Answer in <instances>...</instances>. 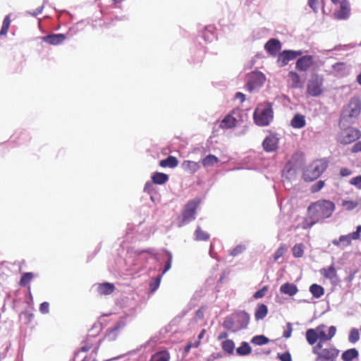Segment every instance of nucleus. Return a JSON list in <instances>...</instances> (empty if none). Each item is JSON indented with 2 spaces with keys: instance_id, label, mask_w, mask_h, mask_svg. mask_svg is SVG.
I'll return each mask as SVG.
<instances>
[{
  "instance_id": "42",
  "label": "nucleus",
  "mask_w": 361,
  "mask_h": 361,
  "mask_svg": "<svg viewBox=\"0 0 361 361\" xmlns=\"http://www.w3.org/2000/svg\"><path fill=\"white\" fill-rule=\"evenodd\" d=\"M161 277L162 276L159 275L150 282L149 287L152 292H154L159 288Z\"/></svg>"
},
{
  "instance_id": "58",
  "label": "nucleus",
  "mask_w": 361,
  "mask_h": 361,
  "mask_svg": "<svg viewBox=\"0 0 361 361\" xmlns=\"http://www.w3.org/2000/svg\"><path fill=\"white\" fill-rule=\"evenodd\" d=\"M235 98L240 99L241 102H243L245 100V95L242 92H237L235 94Z\"/></svg>"
},
{
  "instance_id": "30",
  "label": "nucleus",
  "mask_w": 361,
  "mask_h": 361,
  "mask_svg": "<svg viewBox=\"0 0 361 361\" xmlns=\"http://www.w3.org/2000/svg\"><path fill=\"white\" fill-rule=\"evenodd\" d=\"M219 162V159L213 154H209L202 159V164L204 167L213 166Z\"/></svg>"
},
{
  "instance_id": "52",
  "label": "nucleus",
  "mask_w": 361,
  "mask_h": 361,
  "mask_svg": "<svg viewBox=\"0 0 361 361\" xmlns=\"http://www.w3.org/2000/svg\"><path fill=\"white\" fill-rule=\"evenodd\" d=\"M352 153H357L361 152V142H357L354 144V145L351 148Z\"/></svg>"
},
{
  "instance_id": "18",
  "label": "nucleus",
  "mask_w": 361,
  "mask_h": 361,
  "mask_svg": "<svg viewBox=\"0 0 361 361\" xmlns=\"http://www.w3.org/2000/svg\"><path fill=\"white\" fill-rule=\"evenodd\" d=\"M42 39L49 44L58 45L66 39V35L63 34H51L43 37Z\"/></svg>"
},
{
  "instance_id": "27",
  "label": "nucleus",
  "mask_w": 361,
  "mask_h": 361,
  "mask_svg": "<svg viewBox=\"0 0 361 361\" xmlns=\"http://www.w3.org/2000/svg\"><path fill=\"white\" fill-rule=\"evenodd\" d=\"M359 355L358 350L355 348L348 349L342 353L341 357L343 361H353Z\"/></svg>"
},
{
  "instance_id": "20",
  "label": "nucleus",
  "mask_w": 361,
  "mask_h": 361,
  "mask_svg": "<svg viewBox=\"0 0 361 361\" xmlns=\"http://www.w3.org/2000/svg\"><path fill=\"white\" fill-rule=\"evenodd\" d=\"M280 291L282 293L288 295L289 296H293L298 293V289L295 285L290 283H286L280 287Z\"/></svg>"
},
{
  "instance_id": "34",
  "label": "nucleus",
  "mask_w": 361,
  "mask_h": 361,
  "mask_svg": "<svg viewBox=\"0 0 361 361\" xmlns=\"http://www.w3.org/2000/svg\"><path fill=\"white\" fill-rule=\"evenodd\" d=\"M322 274L325 278L332 279L336 276V270L334 266L331 265L327 269H323L322 270Z\"/></svg>"
},
{
  "instance_id": "23",
  "label": "nucleus",
  "mask_w": 361,
  "mask_h": 361,
  "mask_svg": "<svg viewBox=\"0 0 361 361\" xmlns=\"http://www.w3.org/2000/svg\"><path fill=\"white\" fill-rule=\"evenodd\" d=\"M268 314V307L264 304H259L255 312V318L257 321L263 319Z\"/></svg>"
},
{
  "instance_id": "47",
  "label": "nucleus",
  "mask_w": 361,
  "mask_h": 361,
  "mask_svg": "<svg viewBox=\"0 0 361 361\" xmlns=\"http://www.w3.org/2000/svg\"><path fill=\"white\" fill-rule=\"evenodd\" d=\"M200 345V341H195V343H188L184 349L185 354H188L192 348H198Z\"/></svg>"
},
{
  "instance_id": "17",
  "label": "nucleus",
  "mask_w": 361,
  "mask_h": 361,
  "mask_svg": "<svg viewBox=\"0 0 361 361\" xmlns=\"http://www.w3.org/2000/svg\"><path fill=\"white\" fill-rule=\"evenodd\" d=\"M288 82L290 87L293 89L302 88L303 82H302L299 75L294 71H290L288 74Z\"/></svg>"
},
{
  "instance_id": "44",
  "label": "nucleus",
  "mask_w": 361,
  "mask_h": 361,
  "mask_svg": "<svg viewBox=\"0 0 361 361\" xmlns=\"http://www.w3.org/2000/svg\"><path fill=\"white\" fill-rule=\"evenodd\" d=\"M350 184L361 190V175L355 176L350 180Z\"/></svg>"
},
{
  "instance_id": "10",
  "label": "nucleus",
  "mask_w": 361,
  "mask_h": 361,
  "mask_svg": "<svg viewBox=\"0 0 361 361\" xmlns=\"http://www.w3.org/2000/svg\"><path fill=\"white\" fill-rule=\"evenodd\" d=\"M361 226L359 225L356 227V231L348 235H342L338 240H334L333 244L336 246L343 244L345 246H348L351 244L353 240H358L360 238Z\"/></svg>"
},
{
  "instance_id": "33",
  "label": "nucleus",
  "mask_w": 361,
  "mask_h": 361,
  "mask_svg": "<svg viewBox=\"0 0 361 361\" xmlns=\"http://www.w3.org/2000/svg\"><path fill=\"white\" fill-rule=\"evenodd\" d=\"M269 342V339L264 335L255 336L251 339V343L257 345H265Z\"/></svg>"
},
{
  "instance_id": "41",
  "label": "nucleus",
  "mask_w": 361,
  "mask_h": 361,
  "mask_svg": "<svg viewBox=\"0 0 361 361\" xmlns=\"http://www.w3.org/2000/svg\"><path fill=\"white\" fill-rule=\"evenodd\" d=\"M287 248L286 245H281L276 251L274 255V259L275 262H276L280 257H283V255L286 252Z\"/></svg>"
},
{
  "instance_id": "64",
  "label": "nucleus",
  "mask_w": 361,
  "mask_h": 361,
  "mask_svg": "<svg viewBox=\"0 0 361 361\" xmlns=\"http://www.w3.org/2000/svg\"><path fill=\"white\" fill-rule=\"evenodd\" d=\"M97 350H98V348H95L94 350H93V353H94L95 354L97 353Z\"/></svg>"
},
{
  "instance_id": "57",
  "label": "nucleus",
  "mask_w": 361,
  "mask_h": 361,
  "mask_svg": "<svg viewBox=\"0 0 361 361\" xmlns=\"http://www.w3.org/2000/svg\"><path fill=\"white\" fill-rule=\"evenodd\" d=\"M242 250H243L242 247H240V246L236 247L235 248H234L232 250L231 255H233V256H235L238 254H239L240 252H241Z\"/></svg>"
},
{
  "instance_id": "13",
  "label": "nucleus",
  "mask_w": 361,
  "mask_h": 361,
  "mask_svg": "<svg viewBox=\"0 0 361 361\" xmlns=\"http://www.w3.org/2000/svg\"><path fill=\"white\" fill-rule=\"evenodd\" d=\"M264 49L271 56H276L281 49V43L277 39H271L265 44Z\"/></svg>"
},
{
  "instance_id": "24",
  "label": "nucleus",
  "mask_w": 361,
  "mask_h": 361,
  "mask_svg": "<svg viewBox=\"0 0 361 361\" xmlns=\"http://www.w3.org/2000/svg\"><path fill=\"white\" fill-rule=\"evenodd\" d=\"M290 123L292 127L294 128H302L306 124L305 116L300 114H295Z\"/></svg>"
},
{
  "instance_id": "5",
  "label": "nucleus",
  "mask_w": 361,
  "mask_h": 361,
  "mask_svg": "<svg viewBox=\"0 0 361 361\" xmlns=\"http://www.w3.org/2000/svg\"><path fill=\"white\" fill-rule=\"evenodd\" d=\"M312 353L317 357L315 361H336L340 350L333 345H324L317 343L312 348Z\"/></svg>"
},
{
  "instance_id": "50",
  "label": "nucleus",
  "mask_w": 361,
  "mask_h": 361,
  "mask_svg": "<svg viewBox=\"0 0 361 361\" xmlns=\"http://www.w3.org/2000/svg\"><path fill=\"white\" fill-rule=\"evenodd\" d=\"M39 310L42 314H47L49 310V304L48 302H42L39 306Z\"/></svg>"
},
{
  "instance_id": "49",
  "label": "nucleus",
  "mask_w": 361,
  "mask_h": 361,
  "mask_svg": "<svg viewBox=\"0 0 361 361\" xmlns=\"http://www.w3.org/2000/svg\"><path fill=\"white\" fill-rule=\"evenodd\" d=\"M278 357L281 361H292L291 355L288 352L283 354H278Z\"/></svg>"
},
{
  "instance_id": "32",
  "label": "nucleus",
  "mask_w": 361,
  "mask_h": 361,
  "mask_svg": "<svg viewBox=\"0 0 361 361\" xmlns=\"http://www.w3.org/2000/svg\"><path fill=\"white\" fill-rule=\"evenodd\" d=\"M239 355L245 356L251 353V348L247 342H243L240 347L236 349Z\"/></svg>"
},
{
  "instance_id": "59",
  "label": "nucleus",
  "mask_w": 361,
  "mask_h": 361,
  "mask_svg": "<svg viewBox=\"0 0 361 361\" xmlns=\"http://www.w3.org/2000/svg\"><path fill=\"white\" fill-rule=\"evenodd\" d=\"M206 334V330L202 329L200 334L198 335L197 340L196 341H200L201 343V340L204 338V335Z\"/></svg>"
},
{
  "instance_id": "3",
  "label": "nucleus",
  "mask_w": 361,
  "mask_h": 361,
  "mask_svg": "<svg viewBox=\"0 0 361 361\" xmlns=\"http://www.w3.org/2000/svg\"><path fill=\"white\" fill-rule=\"evenodd\" d=\"M361 112V101L358 97H353L348 104L343 107L339 126L343 128L353 123L360 116Z\"/></svg>"
},
{
  "instance_id": "45",
  "label": "nucleus",
  "mask_w": 361,
  "mask_h": 361,
  "mask_svg": "<svg viewBox=\"0 0 361 361\" xmlns=\"http://www.w3.org/2000/svg\"><path fill=\"white\" fill-rule=\"evenodd\" d=\"M267 286H264L262 288H261L260 290L256 291L254 295H253V298L255 299H259V298H263L265 295H266V293L267 292Z\"/></svg>"
},
{
  "instance_id": "7",
  "label": "nucleus",
  "mask_w": 361,
  "mask_h": 361,
  "mask_svg": "<svg viewBox=\"0 0 361 361\" xmlns=\"http://www.w3.org/2000/svg\"><path fill=\"white\" fill-rule=\"evenodd\" d=\"M327 163L324 160H316L311 163L304 172L303 176L306 181H312L318 178L326 169Z\"/></svg>"
},
{
  "instance_id": "4",
  "label": "nucleus",
  "mask_w": 361,
  "mask_h": 361,
  "mask_svg": "<svg viewBox=\"0 0 361 361\" xmlns=\"http://www.w3.org/2000/svg\"><path fill=\"white\" fill-rule=\"evenodd\" d=\"M274 111L270 102L260 103L256 107L253 118L255 123L259 126H267L272 121Z\"/></svg>"
},
{
  "instance_id": "39",
  "label": "nucleus",
  "mask_w": 361,
  "mask_h": 361,
  "mask_svg": "<svg viewBox=\"0 0 361 361\" xmlns=\"http://www.w3.org/2000/svg\"><path fill=\"white\" fill-rule=\"evenodd\" d=\"M341 206L347 211H351L358 206V202L354 200H343Z\"/></svg>"
},
{
  "instance_id": "28",
  "label": "nucleus",
  "mask_w": 361,
  "mask_h": 361,
  "mask_svg": "<svg viewBox=\"0 0 361 361\" xmlns=\"http://www.w3.org/2000/svg\"><path fill=\"white\" fill-rule=\"evenodd\" d=\"M182 166L185 171L191 173H195L200 169V166L197 162L189 160L184 161L182 164Z\"/></svg>"
},
{
  "instance_id": "6",
  "label": "nucleus",
  "mask_w": 361,
  "mask_h": 361,
  "mask_svg": "<svg viewBox=\"0 0 361 361\" xmlns=\"http://www.w3.org/2000/svg\"><path fill=\"white\" fill-rule=\"evenodd\" d=\"M200 203L198 198L189 201L184 207L181 216L178 218V226L181 227L185 224L193 221L195 219L197 208Z\"/></svg>"
},
{
  "instance_id": "51",
  "label": "nucleus",
  "mask_w": 361,
  "mask_h": 361,
  "mask_svg": "<svg viewBox=\"0 0 361 361\" xmlns=\"http://www.w3.org/2000/svg\"><path fill=\"white\" fill-rule=\"evenodd\" d=\"M292 331H293L292 324L290 322H288L287 324V329L285 330L283 332V337L286 338H290L291 336Z\"/></svg>"
},
{
  "instance_id": "9",
  "label": "nucleus",
  "mask_w": 361,
  "mask_h": 361,
  "mask_svg": "<svg viewBox=\"0 0 361 361\" xmlns=\"http://www.w3.org/2000/svg\"><path fill=\"white\" fill-rule=\"evenodd\" d=\"M322 85L323 78L314 74L308 81L307 92L312 97L319 96L322 93Z\"/></svg>"
},
{
  "instance_id": "38",
  "label": "nucleus",
  "mask_w": 361,
  "mask_h": 361,
  "mask_svg": "<svg viewBox=\"0 0 361 361\" xmlns=\"http://www.w3.org/2000/svg\"><path fill=\"white\" fill-rule=\"evenodd\" d=\"M360 339V333L359 330L355 328H353L350 331V334L348 336V341L351 343H355Z\"/></svg>"
},
{
  "instance_id": "35",
  "label": "nucleus",
  "mask_w": 361,
  "mask_h": 361,
  "mask_svg": "<svg viewBox=\"0 0 361 361\" xmlns=\"http://www.w3.org/2000/svg\"><path fill=\"white\" fill-rule=\"evenodd\" d=\"M195 240H208L209 238V234L204 231L200 227H197L195 232Z\"/></svg>"
},
{
  "instance_id": "14",
  "label": "nucleus",
  "mask_w": 361,
  "mask_h": 361,
  "mask_svg": "<svg viewBox=\"0 0 361 361\" xmlns=\"http://www.w3.org/2000/svg\"><path fill=\"white\" fill-rule=\"evenodd\" d=\"M313 65V57L306 55L298 59L295 63V68L300 71H307Z\"/></svg>"
},
{
  "instance_id": "48",
  "label": "nucleus",
  "mask_w": 361,
  "mask_h": 361,
  "mask_svg": "<svg viewBox=\"0 0 361 361\" xmlns=\"http://www.w3.org/2000/svg\"><path fill=\"white\" fill-rule=\"evenodd\" d=\"M171 263H172V255L170 252H168V260L166 262L165 268L164 271H162V274H161L163 276L168 270H169L171 267Z\"/></svg>"
},
{
  "instance_id": "16",
  "label": "nucleus",
  "mask_w": 361,
  "mask_h": 361,
  "mask_svg": "<svg viewBox=\"0 0 361 361\" xmlns=\"http://www.w3.org/2000/svg\"><path fill=\"white\" fill-rule=\"evenodd\" d=\"M115 290L114 283L104 282L97 285V291L100 295H107L111 294Z\"/></svg>"
},
{
  "instance_id": "11",
  "label": "nucleus",
  "mask_w": 361,
  "mask_h": 361,
  "mask_svg": "<svg viewBox=\"0 0 361 361\" xmlns=\"http://www.w3.org/2000/svg\"><path fill=\"white\" fill-rule=\"evenodd\" d=\"M302 54L301 51L284 50L279 53L277 59V64L280 67L286 66L291 60Z\"/></svg>"
},
{
  "instance_id": "21",
  "label": "nucleus",
  "mask_w": 361,
  "mask_h": 361,
  "mask_svg": "<svg viewBox=\"0 0 361 361\" xmlns=\"http://www.w3.org/2000/svg\"><path fill=\"white\" fill-rule=\"evenodd\" d=\"M236 123V118L229 114L221 121L220 127L224 129L231 128L235 126Z\"/></svg>"
},
{
  "instance_id": "63",
  "label": "nucleus",
  "mask_w": 361,
  "mask_h": 361,
  "mask_svg": "<svg viewBox=\"0 0 361 361\" xmlns=\"http://www.w3.org/2000/svg\"><path fill=\"white\" fill-rule=\"evenodd\" d=\"M247 87H248V90H249L250 91H252V87H251V85H250L249 83L247 85Z\"/></svg>"
},
{
  "instance_id": "1",
  "label": "nucleus",
  "mask_w": 361,
  "mask_h": 361,
  "mask_svg": "<svg viewBox=\"0 0 361 361\" xmlns=\"http://www.w3.org/2000/svg\"><path fill=\"white\" fill-rule=\"evenodd\" d=\"M335 209V204L330 200H319L311 203L307 207L304 228H311L320 221L331 217Z\"/></svg>"
},
{
  "instance_id": "46",
  "label": "nucleus",
  "mask_w": 361,
  "mask_h": 361,
  "mask_svg": "<svg viewBox=\"0 0 361 361\" xmlns=\"http://www.w3.org/2000/svg\"><path fill=\"white\" fill-rule=\"evenodd\" d=\"M324 185V180H319L317 183H315L314 185L311 187V191L312 192H317L319 191Z\"/></svg>"
},
{
  "instance_id": "60",
  "label": "nucleus",
  "mask_w": 361,
  "mask_h": 361,
  "mask_svg": "<svg viewBox=\"0 0 361 361\" xmlns=\"http://www.w3.org/2000/svg\"><path fill=\"white\" fill-rule=\"evenodd\" d=\"M227 337H228V334L226 332H221L218 336V340L221 341V340H223L224 338H226Z\"/></svg>"
},
{
  "instance_id": "8",
  "label": "nucleus",
  "mask_w": 361,
  "mask_h": 361,
  "mask_svg": "<svg viewBox=\"0 0 361 361\" xmlns=\"http://www.w3.org/2000/svg\"><path fill=\"white\" fill-rule=\"evenodd\" d=\"M361 137L360 131L354 128L343 129L338 135V142L342 145L350 144Z\"/></svg>"
},
{
  "instance_id": "37",
  "label": "nucleus",
  "mask_w": 361,
  "mask_h": 361,
  "mask_svg": "<svg viewBox=\"0 0 361 361\" xmlns=\"http://www.w3.org/2000/svg\"><path fill=\"white\" fill-rule=\"evenodd\" d=\"M11 20L10 15H7L3 20L1 29L0 30V36L6 35L7 34L11 25Z\"/></svg>"
},
{
  "instance_id": "62",
  "label": "nucleus",
  "mask_w": 361,
  "mask_h": 361,
  "mask_svg": "<svg viewBox=\"0 0 361 361\" xmlns=\"http://www.w3.org/2000/svg\"><path fill=\"white\" fill-rule=\"evenodd\" d=\"M331 1L334 4H337L340 0H331Z\"/></svg>"
},
{
  "instance_id": "26",
  "label": "nucleus",
  "mask_w": 361,
  "mask_h": 361,
  "mask_svg": "<svg viewBox=\"0 0 361 361\" xmlns=\"http://www.w3.org/2000/svg\"><path fill=\"white\" fill-rule=\"evenodd\" d=\"M152 183L154 184L162 185L169 180V176L164 173L155 172L152 176Z\"/></svg>"
},
{
  "instance_id": "2",
  "label": "nucleus",
  "mask_w": 361,
  "mask_h": 361,
  "mask_svg": "<svg viewBox=\"0 0 361 361\" xmlns=\"http://www.w3.org/2000/svg\"><path fill=\"white\" fill-rule=\"evenodd\" d=\"M325 328L324 324H320L315 329H308L305 332L307 342L310 345H315L317 343L324 344L325 341H331L336 335V328L334 326H331L329 328L328 334H326Z\"/></svg>"
},
{
  "instance_id": "54",
  "label": "nucleus",
  "mask_w": 361,
  "mask_h": 361,
  "mask_svg": "<svg viewBox=\"0 0 361 361\" xmlns=\"http://www.w3.org/2000/svg\"><path fill=\"white\" fill-rule=\"evenodd\" d=\"M92 348V345L87 342H85L84 345L81 347L80 351L82 352H87Z\"/></svg>"
},
{
  "instance_id": "22",
  "label": "nucleus",
  "mask_w": 361,
  "mask_h": 361,
  "mask_svg": "<svg viewBox=\"0 0 361 361\" xmlns=\"http://www.w3.org/2000/svg\"><path fill=\"white\" fill-rule=\"evenodd\" d=\"M178 161L176 157L173 156H169L166 159H162L159 162V166L163 168H175L178 166Z\"/></svg>"
},
{
  "instance_id": "61",
  "label": "nucleus",
  "mask_w": 361,
  "mask_h": 361,
  "mask_svg": "<svg viewBox=\"0 0 361 361\" xmlns=\"http://www.w3.org/2000/svg\"><path fill=\"white\" fill-rule=\"evenodd\" d=\"M357 82L361 85V73L357 76Z\"/></svg>"
},
{
  "instance_id": "36",
  "label": "nucleus",
  "mask_w": 361,
  "mask_h": 361,
  "mask_svg": "<svg viewBox=\"0 0 361 361\" xmlns=\"http://www.w3.org/2000/svg\"><path fill=\"white\" fill-rule=\"evenodd\" d=\"M33 277H34L33 273H32V272L25 273L22 276V277L20 280L19 285L22 287H25V286H27L31 282Z\"/></svg>"
},
{
  "instance_id": "19",
  "label": "nucleus",
  "mask_w": 361,
  "mask_h": 361,
  "mask_svg": "<svg viewBox=\"0 0 361 361\" xmlns=\"http://www.w3.org/2000/svg\"><path fill=\"white\" fill-rule=\"evenodd\" d=\"M262 146L266 152H274L278 147V140L274 136H267L264 140Z\"/></svg>"
},
{
  "instance_id": "31",
  "label": "nucleus",
  "mask_w": 361,
  "mask_h": 361,
  "mask_svg": "<svg viewBox=\"0 0 361 361\" xmlns=\"http://www.w3.org/2000/svg\"><path fill=\"white\" fill-rule=\"evenodd\" d=\"M221 348L224 352L228 354H233L235 348V343L232 340H226L222 342Z\"/></svg>"
},
{
  "instance_id": "40",
  "label": "nucleus",
  "mask_w": 361,
  "mask_h": 361,
  "mask_svg": "<svg viewBox=\"0 0 361 361\" xmlns=\"http://www.w3.org/2000/svg\"><path fill=\"white\" fill-rule=\"evenodd\" d=\"M304 245L301 243L296 244L292 249L293 255L295 257H301L304 254Z\"/></svg>"
},
{
  "instance_id": "53",
  "label": "nucleus",
  "mask_w": 361,
  "mask_h": 361,
  "mask_svg": "<svg viewBox=\"0 0 361 361\" xmlns=\"http://www.w3.org/2000/svg\"><path fill=\"white\" fill-rule=\"evenodd\" d=\"M352 174V171L348 168L343 167L340 170V176L341 177L348 176Z\"/></svg>"
},
{
  "instance_id": "15",
  "label": "nucleus",
  "mask_w": 361,
  "mask_h": 361,
  "mask_svg": "<svg viewBox=\"0 0 361 361\" xmlns=\"http://www.w3.org/2000/svg\"><path fill=\"white\" fill-rule=\"evenodd\" d=\"M237 322L238 326L236 329H233V331L246 329L250 322V315L245 311H240L237 314Z\"/></svg>"
},
{
  "instance_id": "25",
  "label": "nucleus",
  "mask_w": 361,
  "mask_h": 361,
  "mask_svg": "<svg viewBox=\"0 0 361 361\" xmlns=\"http://www.w3.org/2000/svg\"><path fill=\"white\" fill-rule=\"evenodd\" d=\"M170 357V354L167 350H162L152 355L149 361H169Z\"/></svg>"
},
{
  "instance_id": "43",
  "label": "nucleus",
  "mask_w": 361,
  "mask_h": 361,
  "mask_svg": "<svg viewBox=\"0 0 361 361\" xmlns=\"http://www.w3.org/2000/svg\"><path fill=\"white\" fill-rule=\"evenodd\" d=\"M234 321L231 317H226L223 322V326L228 330H231L233 329L234 326Z\"/></svg>"
},
{
  "instance_id": "55",
  "label": "nucleus",
  "mask_w": 361,
  "mask_h": 361,
  "mask_svg": "<svg viewBox=\"0 0 361 361\" xmlns=\"http://www.w3.org/2000/svg\"><path fill=\"white\" fill-rule=\"evenodd\" d=\"M152 183H151V182L146 183L145 188H144V191L149 193L151 192V190H152V187H153Z\"/></svg>"
},
{
  "instance_id": "29",
  "label": "nucleus",
  "mask_w": 361,
  "mask_h": 361,
  "mask_svg": "<svg viewBox=\"0 0 361 361\" xmlns=\"http://www.w3.org/2000/svg\"><path fill=\"white\" fill-rule=\"evenodd\" d=\"M310 292L312 293L313 297L316 298H319L322 297L324 293V289L322 286L314 283L310 286Z\"/></svg>"
},
{
  "instance_id": "56",
  "label": "nucleus",
  "mask_w": 361,
  "mask_h": 361,
  "mask_svg": "<svg viewBox=\"0 0 361 361\" xmlns=\"http://www.w3.org/2000/svg\"><path fill=\"white\" fill-rule=\"evenodd\" d=\"M308 5L314 11L317 10V0H308Z\"/></svg>"
},
{
  "instance_id": "12",
  "label": "nucleus",
  "mask_w": 361,
  "mask_h": 361,
  "mask_svg": "<svg viewBox=\"0 0 361 361\" xmlns=\"http://www.w3.org/2000/svg\"><path fill=\"white\" fill-rule=\"evenodd\" d=\"M350 15V6L348 0L340 2V8L334 13V16L338 20H346Z\"/></svg>"
}]
</instances>
